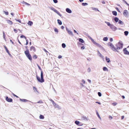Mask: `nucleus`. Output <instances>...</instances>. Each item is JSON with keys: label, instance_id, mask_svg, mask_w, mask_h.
<instances>
[{"label": "nucleus", "instance_id": "obj_16", "mask_svg": "<svg viewBox=\"0 0 129 129\" xmlns=\"http://www.w3.org/2000/svg\"><path fill=\"white\" fill-rule=\"evenodd\" d=\"M105 22L106 23L107 25L109 26L110 27V26H111V25L112 24H111L110 23V22H107V21H105Z\"/></svg>", "mask_w": 129, "mask_h": 129}, {"label": "nucleus", "instance_id": "obj_29", "mask_svg": "<svg viewBox=\"0 0 129 129\" xmlns=\"http://www.w3.org/2000/svg\"><path fill=\"white\" fill-rule=\"evenodd\" d=\"M4 47L5 48V49L6 50V52H7V53H8L9 54V51L8 50V49H7V47L5 46H4Z\"/></svg>", "mask_w": 129, "mask_h": 129}, {"label": "nucleus", "instance_id": "obj_42", "mask_svg": "<svg viewBox=\"0 0 129 129\" xmlns=\"http://www.w3.org/2000/svg\"><path fill=\"white\" fill-rule=\"evenodd\" d=\"M117 103L115 102V103H113L112 104V105L113 106H115L117 105Z\"/></svg>", "mask_w": 129, "mask_h": 129}, {"label": "nucleus", "instance_id": "obj_51", "mask_svg": "<svg viewBox=\"0 0 129 129\" xmlns=\"http://www.w3.org/2000/svg\"><path fill=\"white\" fill-rule=\"evenodd\" d=\"M14 31L15 33H17V30L15 29H14Z\"/></svg>", "mask_w": 129, "mask_h": 129}, {"label": "nucleus", "instance_id": "obj_24", "mask_svg": "<svg viewBox=\"0 0 129 129\" xmlns=\"http://www.w3.org/2000/svg\"><path fill=\"white\" fill-rule=\"evenodd\" d=\"M39 118L41 119H43L44 118V117L43 115H41L39 116Z\"/></svg>", "mask_w": 129, "mask_h": 129}, {"label": "nucleus", "instance_id": "obj_7", "mask_svg": "<svg viewBox=\"0 0 129 129\" xmlns=\"http://www.w3.org/2000/svg\"><path fill=\"white\" fill-rule=\"evenodd\" d=\"M90 39L91 41L96 46L99 47H101V46L100 44L98 43H97L96 42H95L93 39L92 38L90 37Z\"/></svg>", "mask_w": 129, "mask_h": 129}, {"label": "nucleus", "instance_id": "obj_53", "mask_svg": "<svg viewBox=\"0 0 129 129\" xmlns=\"http://www.w3.org/2000/svg\"><path fill=\"white\" fill-rule=\"evenodd\" d=\"M85 47L84 46L81 47V49L82 50L84 49H85Z\"/></svg>", "mask_w": 129, "mask_h": 129}, {"label": "nucleus", "instance_id": "obj_59", "mask_svg": "<svg viewBox=\"0 0 129 129\" xmlns=\"http://www.w3.org/2000/svg\"><path fill=\"white\" fill-rule=\"evenodd\" d=\"M61 28L62 29H63L64 28V27L63 26H61Z\"/></svg>", "mask_w": 129, "mask_h": 129}, {"label": "nucleus", "instance_id": "obj_44", "mask_svg": "<svg viewBox=\"0 0 129 129\" xmlns=\"http://www.w3.org/2000/svg\"><path fill=\"white\" fill-rule=\"evenodd\" d=\"M19 23L21 22V21L20 20H17L16 19H15Z\"/></svg>", "mask_w": 129, "mask_h": 129}, {"label": "nucleus", "instance_id": "obj_35", "mask_svg": "<svg viewBox=\"0 0 129 129\" xmlns=\"http://www.w3.org/2000/svg\"><path fill=\"white\" fill-rule=\"evenodd\" d=\"M62 46L63 48H65L66 47V44L64 43H62Z\"/></svg>", "mask_w": 129, "mask_h": 129}, {"label": "nucleus", "instance_id": "obj_30", "mask_svg": "<svg viewBox=\"0 0 129 129\" xmlns=\"http://www.w3.org/2000/svg\"><path fill=\"white\" fill-rule=\"evenodd\" d=\"M119 20V19L117 17H115L114 19V20L116 22H117Z\"/></svg>", "mask_w": 129, "mask_h": 129}, {"label": "nucleus", "instance_id": "obj_49", "mask_svg": "<svg viewBox=\"0 0 129 129\" xmlns=\"http://www.w3.org/2000/svg\"><path fill=\"white\" fill-rule=\"evenodd\" d=\"M43 103V102L42 101H40L37 102V103Z\"/></svg>", "mask_w": 129, "mask_h": 129}, {"label": "nucleus", "instance_id": "obj_4", "mask_svg": "<svg viewBox=\"0 0 129 129\" xmlns=\"http://www.w3.org/2000/svg\"><path fill=\"white\" fill-rule=\"evenodd\" d=\"M49 8L53 11L54 12L57 13L58 15L60 17L62 15L60 14V13L58 12V11L56 9H55L54 8L52 7H49Z\"/></svg>", "mask_w": 129, "mask_h": 129}, {"label": "nucleus", "instance_id": "obj_26", "mask_svg": "<svg viewBox=\"0 0 129 129\" xmlns=\"http://www.w3.org/2000/svg\"><path fill=\"white\" fill-rule=\"evenodd\" d=\"M79 41L80 42L82 43H83L84 42L83 40L81 38L79 39Z\"/></svg>", "mask_w": 129, "mask_h": 129}, {"label": "nucleus", "instance_id": "obj_25", "mask_svg": "<svg viewBox=\"0 0 129 129\" xmlns=\"http://www.w3.org/2000/svg\"><path fill=\"white\" fill-rule=\"evenodd\" d=\"M28 25H30V26H31L33 24V22L32 21H28Z\"/></svg>", "mask_w": 129, "mask_h": 129}, {"label": "nucleus", "instance_id": "obj_64", "mask_svg": "<svg viewBox=\"0 0 129 129\" xmlns=\"http://www.w3.org/2000/svg\"><path fill=\"white\" fill-rule=\"evenodd\" d=\"M96 103H98V104H99L100 105L101 104V103H100L98 102H96Z\"/></svg>", "mask_w": 129, "mask_h": 129}, {"label": "nucleus", "instance_id": "obj_38", "mask_svg": "<svg viewBox=\"0 0 129 129\" xmlns=\"http://www.w3.org/2000/svg\"><path fill=\"white\" fill-rule=\"evenodd\" d=\"M21 38H24L25 39H26V37H25L23 35H22L20 37Z\"/></svg>", "mask_w": 129, "mask_h": 129}, {"label": "nucleus", "instance_id": "obj_61", "mask_svg": "<svg viewBox=\"0 0 129 129\" xmlns=\"http://www.w3.org/2000/svg\"><path fill=\"white\" fill-rule=\"evenodd\" d=\"M79 0V1L80 2H83L84 1V0Z\"/></svg>", "mask_w": 129, "mask_h": 129}, {"label": "nucleus", "instance_id": "obj_17", "mask_svg": "<svg viewBox=\"0 0 129 129\" xmlns=\"http://www.w3.org/2000/svg\"><path fill=\"white\" fill-rule=\"evenodd\" d=\"M103 70L104 71L107 72L108 71V68L105 67H104L103 68Z\"/></svg>", "mask_w": 129, "mask_h": 129}, {"label": "nucleus", "instance_id": "obj_43", "mask_svg": "<svg viewBox=\"0 0 129 129\" xmlns=\"http://www.w3.org/2000/svg\"><path fill=\"white\" fill-rule=\"evenodd\" d=\"M43 50H44V51L46 53V54L47 55V53H48V52L44 48L43 49Z\"/></svg>", "mask_w": 129, "mask_h": 129}, {"label": "nucleus", "instance_id": "obj_58", "mask_svg": "<svg viewBox=\"0 0 129 129\" xmlns=\"http://www.w3.org/2000/svg\"><path fill=\"white\" fill-rule=\"evenodd\" d=\"M13 95H14V96H15L17 98H18V96H17V95H16L15 94H13Z\"/></svg>", "mask_w": 129, "mask_h": 129}, {"label": "nucleus", "instance_id": "obj_14", "mask_svg": "<svg viewBox=\"0 0 129 129\" xmlns=\"http://www.w3.org/2000/svg\"><path fill=\"white\" fill-rule=\"evenodd\" d=\"M30 51H33L34 52H35L36 51V49L33 46H31L30 47Z\"/></svg>", "mask_w": 129, "mask_h": 129}, {"label": "nucleus", "instance_id": "obj_28", "mask_svg": "<svg viewBox=\"0 0 129 129\" xmlns=\"http://www.w3.org/2000/svg\"><path fill=\"white\" fill-rule=\"evenodd\" d=\"M54 31L56 33V34H58V29L57 28H55L54 29Z\"/></svg>", "mask_w": 129, "mask_h": 129}, {"label": "nucleus", "instance_id": "obj_11", "mask_svg": "<svg viewBox=\"0 0 129 129\" xmlns=\"http://www.w3.org/2000/svg\"><path fill=\"white\" fill-rule=\"evenodd\" d=\"M110 28L114 31H115L117 29L116 27L114 26L113 24L110 26Z\"/></svg>", "mask_w": 129, "mask_h": 129}, {"label": "nucleus", "instance_id": "obj_31", "mask_svg": "<svg viewBox=\"0 0 129 129\" xmlns=\"http://www.w3.org/2000/svg\"><path fill=\"white\" fill-rule=\"evenodd\" d=\"M108 39V38L107 37H105L103 39V40L104 41H107Z\"/></svg>", "mask_w": 129, "mask_h": 129}, {"label": "nucleus", "instance_id": "obj_37", "mask_svg": "<svg viewBox=\"0 0 129 129\" xmlns=\"http://www.w3.org/2000/svg\"><path fill=\"white\" fill-rule=\"evenodd\" d=\"M96 114L97 115V116L100 119H101V117H100L99 113H98V112H96Z\"/></svg>", "mask_w": 129, "mask_h": 129}, {"label": "nucleus", "instance_id": "obj_33", "mask_svg": "<svg viewBox=\"0 0 129 129\" xmlns=\"http://www.w3.org/2000/svg\"><path fill=\"white\" fill-rule=\"evenodd\" d=\"M82 5L83 6H85L88 5V4L86 3H82Z\"/></svg>", "mask_w": 129, "mask_h": 129}, {"label": "nucleus", "instance_id": "obj_40", "mask_svg": "<svg viewBox=\"0 0 129 129\" xmlns=\"http://www.w3.org/2000/svg\"><path fill=\"white\" fill-rule=\"evenodd\" d=\"M83 119L85 120H87V118L86 117L83 116Z\"/></svg>", "mask_w": 129, "mask_h": 129}, {"label": "nucleus", "instance_id": "obj_54", "mask_svg": "<svg viewBox=\"0 0 129 129\" xmlns=\"http://www.w3.org/2000/svg\"><path fill=\"white\" fill-rule=\"evenodd\" d=\"M93 10H94L95 11H99V10H98L96 8H93Z\"/></svg>", "mask_w": 129, "mask_h": 129}, {"label": "nucleus", "instance_id": "obj_36", "mask_svg": "<svg viewBox=\"0 0 129 129\" xmlns=\"http://www.w3.org/2000/svg\"><path fill=\"white\" fill-rule=\"evenodd\" d=\"M33 58L34 59H37V56L35 54L33 56Z\"/></svg>", "mask_w": 129, "mask_h": 129}, {"label": "nucleus", "instance_id": "obj_50", "mask_svg": "<svg viewBox=\"0 0 129 129\" xmlns=\"http://www.w3.org/2000/svg\"><path fill=\"white\" fill-rule=\"evenodd\" d=\"M26 43L25 44L26 45H27L28 44V41L26 39Z\"/></svg>", "mask_w": 129, "mask_h": 129}, {"label": "nucleus", "instance_id": "obj_39", "mask_svg": "<svg viewBox=\"0 0 129 129\" xmlns=\"http://www.w3.org/2000/svg\"><path fill=\"white\" fill-rule=\"evenodd\" d=\"M109 119L110 120H111L113 119L111 115H109Z\"/></svg>", "mask_w": 129, "mask_h": 129}, {"label": "nucleus", "instance_id": "obj_62", "mask_svg": "<svg viewBox=\"0 0 129 129\" xmlns=\"http://www.w3.org/2000/svg\"><path fill=\"white\" fill-rule=\"evenodd\" d=\"M102 3L103 4H105V2L104 1H102Z\"/></svg>", "mask_w": 129, "mask_h": 129}, {"label": "nucleus", "instance_id": "obj_13", "mask_svg": "<svg viewBox=\"0 0 129 129\" xmlns=\"http://www.w3.org/2000/svg\"><path fill=\"white\" fill-rule=\"evenodd\" d=\"M6 101L8 102H11L13 100L11 98H9L8 96L6 97Z\"/></svg>", "mask_w": 129, "mask_h": 129}, {"label": "nucleus", "instance_id": "obj_8", "mask_svg": "<svg viewBox=\"0 0 129 129\" xmlns=\"http://www.w3.org/2000/svg\"><path fill=\"white\" fill-rule=\"evenodd\" d=\"M123 14L124 16L126 17H128L129 16V12L127 10H124Z\"/></svg>", "mask_w": 129, "mask_h": 129}, {"label": "nucleus", "instance_id": "obj_10", "mask_svg": "<svg viewBox=\"0 0 129 129\" xmlns=\"http://www.w3.org/2000/svg\"><path fill=\"white\" fill-rule=\"evenodd\" d=\"M53 104L54 106V107L55 108H57V109H61V107L55 103L54 102Z\"/></svg>", "mask_w": 129, "mask_h": 129}, {"label": "nucleus", "instance_id": "obj_46", "mask_svg": "<svg viewBox=\"0 0 129 129\" xmlns=\"http://www.w3.org/2000/svg\"><path fill=\"white\" fill-rule=\"evenodd\" d=\"M54 2L55 3H56L58 2V1L57 0H53Z\"/></svg>", "mask_w": 129, "mask_h": 129}, {"label": "nucleus", "instance_id": "obj_12", "mask_svg": "<svg viewBox=\"0 0 129 129\" xmlns=\"http://www.w3.org/2000/svg\"><path fill=\"white\" fill-rule=\"evenodd\" d=\"M75 123L77 125L79 126H81L83 125V124L81 123H80L79 121L76 120L75 122Z\"/></svg>", "mask_w": 129, "mask_h": 129}, {"label": "nucleus", "instance_id": "obj_60", "mask_svg": "<svg viewBox=\"0 0 129 129\" xmlns=\"http://www.w3.org/2000/svg\"><path fill=\"white\" fill-rule=\"evenodd\" d=\"M110 41L111 42H112L113 41V39L112 38H110Z\"/></svg>", "mask_w": 129, "mask_h": 129}, {"label": "nucleus", "instance_id": "obj_41", "mask_svg": "<svg viewBox=\"0 0 129 129\" xmlns=\"http://www.w3.org/2000/svg\"><path fill=\"white\" fill-rule=\"evenodd\" d=\"M24 4H25V5H28V6H29L30 5V4H28V3H27L26 2H23Z\"/></svg>", "mask_w": 129, "mask_h": 129}, {"label": "nucleus", "instance_id": "obj_9", "mask_svg": "<svg viewBox=\"0 0 129 129\" xmlns=\"http://www.w3.org/2000/svg\"><path fill=\"white\" fill-rule=\"evenodd\" d=\"M66 28L68 33L69 35L72 36H73V33L70 30L68 29L67 27H66Z\"/></svg>", "mask_w": 129, "mask_h": 129}, {"label": "nucleus", "instance_id": "obj_20", "mask_svg": "<svg viewBox=\"0 0 129 129\" xmlns=\"http://www.w3.org/2000/svg\"><path fill=\"white\" fill-rule=\"evenodd\" d=\"M20 100L21 101H22V102H28L29 101L27 100H26V99H20Z\"/></svg>", "mask_w": 129, "mask_h": 129}, {"label": "nucleus", "instance_id": "obj_23", "mask_svg": "<svg viewBox=\"0 0 129 129\" xmlns=\"http://www.w3.org/2000/svg\"><path fill=\"white\" fill-rule=\"evenodd\" d=\"M112 13L115 16H116L117 15V12L116 11H113L112 12Z\"/></svg>", "mask_w": 129, "mask_h": 129}, {"label": "nucleus", "instance_id": "obj_34", "mask_svg": "<svg viewBox=\"0 0 129 129\" xmlns=\"http://www.w3.org/2000/svg\"><path fill=\"white\" fill-rule=\"evenodd\" d=\"M118 23L119 24L122 25L123 24V22L120 20L119 21Z\"/></svg>", "mask_w": 129, "mask_h": 129}, {"label": "nucleus", "instance_id": "obj_18", "mask_svg": "<svg viewBox=\"0 0 129 129\" xmlns=\"http://www.w3.org/2000/svg\"><path fill=\"white\" fill-rule=\"evenodd\" d=\"M7 23L9 24L10 25H11L13 24L12 22L10 20H7Z\"/></svg>", "mask_w": 129, "mask_h": 129}, {"label": "nucleus", "instance_id": "obj_1", "mask_svg": "<svg viewBox=\"0 0 129 129\" xmlns=\"http://www.w3.org/2000/svg\"><path fill=\"white\" fill-rule=\"evenodd\" d=\"M108 45L112 50L115 51H117V50H120L122 48V44L120 43H119L118 44H116V48L114 45L110 43H108Z\"/></svg>", "mask_w": 129, "mask_h": 129}, {"label": "nucleus", "instance_id": "obj_27", "mask_svg": "<svg viewBox=\"0 0 129 129\" xmlns=\"http://www.w3.org/2000/svg\"><path fill=\"white\" fill-rule=\"evenodd\" d=\"M3 37L5 41H6V39L5 38V34L4 32L3 31Z\"/></svg>", "mask_w": 129, "mask_h": 129}, {"label": "nucleus", "instance_id": "obj_63", "mask_svg": "<svg viewBox=\"0 0 129 129\" xmlns=\"http://www.w3.org/2000/svg\"><path fill=\"white\" fill-rule=\"evenodd\" d=\"M10 42H11L13 44H14V43L12 42V40H10Z\"/></svg>", "mask_w": 129, "mask_h": 129}, {"label": "nucleus", "instance_id": "obj_15", "mask_svg": "<svg viewBox=\"0 0 129 129\" xmlns=\"http://www.w3.org/2000/svg\"><path fill=\"white\" fill-rule=\"evenodd\" d=\"M66 10V11L68 13H72V10L69 8H67Z\"/></svg>", "mask_w": 129, "mask_h": 129}, {"label": "nucleus", "instance_id": "obj_5", "mask_svg": "<svg viewBox=\"0 0 129 129\" xmlns=\"http://www.w3.org/2000/svg\"><path fill=\"white\" fill-rule=\"evenodd\" d=\"M124 53L125 55H129V46L124 49L123 50Z\"/></svg>", "mask_w": 129, "mask_h": 129}, {"label": "nucleus", "instance_id": "obj_6", "mask_svg": "<svg viewBox=\"0 0 129 129\" xmlns=\"http://www.w3.org/2000/svg\"><path fill=\"white\" fill-rule=\"evenodd\" d=\"M81 82L80 83V87L81 89H83V88L85 87L84 84H85V81L83 79H82L81 81Z\"/></svg>", "mask_w": 129, "mask_h": 129}, {"label": "nucleus", "instance_id": "obj_45", "mask_svg": "<svg viewBox=\"0 0 129 129\" xmlns=\"http://www.w3.org/2000/svg\"><path fill=\"white\" fill-rule=\"evenodd\" d=\"M98 95L99 96H102V94L101 92H98Z\"/></svg>", "mask_w": 129, "mask_h": 129}, {"label": "nucleus", "instance_id": "obj_57", "mask_svg": "<svg viewBox=\"0 0 129 129\" xmlns=\"http://www.w3.org/2000/svg\"><path fill=\"white\" fill-rule=\"evenodd\" d=\"M74 31L75 33H76L77 34H78L77 33V31L75 30H74Z\"/></svg>", "mask_w": 129, "mask_h": 129}, {"label": "nucleus", "instance_id": "obj_3", "mask_svg": "<svg viewBox=\"0 0 129 129\" xmlns=\"http://www.w3.org/2000/svg\"><path fill=\"white\" fill-rule=\"evenodd\" d=\"M24 53L26 57L30 61H31L32 60V57L29 53V51L28 49H26L24 51Z\"/></svg>", "mask_w": 129, "mask_h": 129}, {"label": "nucleus", "instance_id": "obj_47", "mask_svg": "<svg viewBox=\"0 0 129 129\" xmlns=\"http://www.w3.org/2000/svg\"><path fill=\"white\" fill-rule=\"evenodd\" d=\"M4 12L6 15H8V12L4 11Z\"/></svg>", "mask_w": 129, "mask_h": 129}, {"label": "nucleus", "instance_id": "obj_52", "mask_svg": "<svg viewBox=\"0 0 129 129\" xmlns=\"http://www.w3.org/2000/svg\"><path fill=\"white\" fill-rule=\"evenodd\" d=\"M33 89H34V90H36V91H37V88H36V87H33Z\"/></svg>", "mask_w": 129, "mask_h": 129}, {"label": "nucleus", "instance_id": "obj_2", "mask_svg": "<svg viewBox=\"0 0 129 129\" xmlns=\"http://www.w3.org/2000/svg\"><path fill=\"white\" fill-rule=\"evenodd\" d=\"M37 79V80L40 82L43 83L44 82V80L43 78V75L42 71H41V79L40 77H38L37 75L36 76Z\"/></svg>", "mask_w": 129, "mask_h": 129}, {"label": "nucleus", "instance_id": "obj_22", "mask_svg": "<svg viewBox=\"0 0 129 129\" xmlns=\"http://www.w3.org/2000/svg\"><path fill=\"white\" fill-rule=\"evenodd\" d=\"M57 21L59 25H61L62 24V22L61 20H60L58 19L57 20Z\"/></svg>", "mask_w": 129, "mask_h": 129}, {"label": "nucleus", "instance_id": "obj_56", "mask_svg": "<svg viewBox=\"0 0 129 129\" xmlns=\"http://www.w3.org/2000/svg\"><path fill=\"white\" fill-rule=\"evenodd\" d=\"M62 56H61V55H59L58 56V58H59V59H60V58H62Z\"/></svg>", "mask_w": 129, "mask_h": 129}, {"label": "nucleus", "instance_id": "obj_21", "mask_svg": "<svg viewBox=\"0 0 129 129\" xmlns=\"http://www.w3.org/2000/svg\"><path fill=\"white\" fill-rule=\"evenodd\" d=\"M98 55L100 56V57L102 58L103 57V55L100 53L98 51Z\"/></svg>", "mask_w": 129, "mask_h": 129}, {"label": "nucleus", "instance_id": "obj_19", "mask_svg": "<svg viewBox=\"0 0 129 129\" xmlns=\"http://www.w3.org/2000/svg\"><path fill=\"white\" fill-rule=\"evenodd\" d=\"M105 58L106 61L108 63H109L110 61V58L107 57H106Z\"/></svg>", "mask_w": 129, "mask_h": 129}, {"label": "nucleus", "instance_id": "obj_48", "mask_svg": "<svg viewBox=\"0 0 129 129\" xmlns=\"http://www.w3.org/2000/svg\"><path fill=\"white\" fill-rule=\"evenodd\" d=\"M49 100L52 102L53 104L54 103V101L53 100H52V99H49Z\"/></svg>", "mask_w": 129, "mask_h": 129}, {"label": "nucleus", "instance_id": "obj_32", "mask_svg": "<svg viewBox=\"0 0 129 129\" xmlns=\"http://www.w3.org/2000/svg\"><path fill=\"white\" fill-rule=\"evenodd\" d=\"M124 34L125 36H127L128 34V32L127 31H125L124 32Z\"/></svg>", "mask_w": 129, "mask_h": 129}, {"label": "nucleus", "instance_id": "obj_55", "mask_svg": "<svg viewBox=\"0 0 129 129\" xmlns=\"http://www.w3.org/2000/svg\"><path fill=\"white\" fill-rule=\"evenodd\" d=\"M116 10L119 12H120V10L118 9V8H116Z\"/></svg>", "mask_w": 129, "mask_h": 129}]
</instances>
